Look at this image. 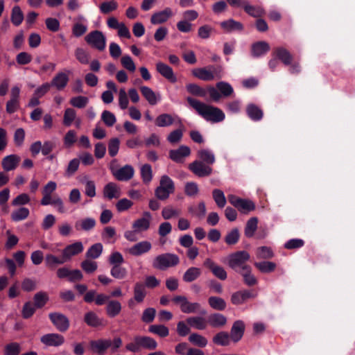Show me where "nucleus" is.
Wrapping results in <instances>:
<instances>
[{"label": "nucleus", "mask_w": 355, "mask_h": 355, "mask_svg": "<svg viewBox=\"0 0 355 355\" xmlns=\"http://www.w3.org/2000/svg\"><path fill=\"white\" fill-rule=\"evenodd\" d=\"M187 101L198 114L206 121L218 123L225 119L224 112L217 107L207 105L191 97H188Z\"/></svg>", "instance_id": "nucleus-1"}, {"label": "nucleus", "mask_w": 355, "mask_h": 355, "mask_svg": "<svg viewBox=\"0 0 355 355\" xmlns=\"http://www.w3.org/2000/svg\"><path fill=\"white\" fill-rule=\"evenodd\" d=\"M122 345V340L119 337L110 339H98L89 342L90 349L92 352L98 355H104L106 350L111 348L112 352H116Z\"/></svg>", "instance_id": "nucleus-2"}, {"label": "nucleus", "mask_w": 355, "mask_h": 355, "mask_svg": "<svg viewBox=\"0 0 355 355\" xmlns=\"http://www.w3.org/2000/svg\"><path fill=\"white\" fill-rule=\"evenodd\" d=\"M192 74L201 80L212 81L223 78V69L221 66L210 65L207 67L195 69L192 71Z\"/></svg>", "instance_id": "nucleus-3"}, {"label": "nucleus", "mask_w": 355, "mask_h": 355, "mask_svg": "<svg viewBox=\"0 0 355 355\" xmlns=\"http://www.w3.org/2000/svg\"><path fill=\"white\" fill-rule=\"evenodd\" d=\"M250 254L245 250L237 251L227 257V264L236 272L243 271L250 267L247 262L250 260Z\"/></svg>", "instance_id": "nucleus-4"}, {"label": "nucleus", "mask_w": 355, "mask_h": 355, "mask_svg": "<svg viewBox=\"0 0 355 355\" xmlns=\"http://www.w3.org/2000/svg\"><path fill=\"white\" fill-rule=\"evenodd\" d=\"M172 302L178 305L180 311L184 313H200L203 315L207 313L206 310L201 308L200 303L191 302L184 295H176L173 297Z\"/></svg>", "instance_id": "nucleus-5"}, {"label": "nucleus", "mask_w": 355, "mask_h": 355, "mask_svg": "<svg viewBox=\"0 0 355 355\" xmlns=\"http://www.w3.org/2000/svg\"><path fill=\"white\" fill-rule=\"evenodd\" d=\"M157 347V341L149 336H137L134 338L133 342L126 345L127 350L132 352H139L141 348L154 350Z\"/></svg>", "instance_id": "nucleus-6"}, {"label": "nucleus", "mask_w": 355, "mask_h": 355, "mask_svg": "<svg viewBox=\"0 0 355 355\" xmlns=\"http://www.w3.org/2000/svg\"><path fill=\"white\" fill-rule=\"evenodd\" d=\"M175 192V183L168 175L161 176L159 186L155 190V195L157 199L165 200L169 196Z\"/></svg>", "instance_id": "nucleus-7"}, {"label": "nucleus", "mask_w": 355, "mask_h": 355, "mask_svg": "<svg viewBox=\"0 0 355 355\" xmlns=\"http://www.w3.org/2000/svg\"><path fill=\"white\" fill-rule=\"evenodd\" d=\"M180 262L178 255L171 253H164L157 256L153 262V268L164 270L168 268L177 266Z\"/></svg>", "instance_id": "nucleus-8"}, {"label": "nucleus", "mask_w": 355, "mask_h": 355, "mask_svg": "<svg viewBox=\"0 0 355 355\" xmlns=\"http://www.w3.org/2000/svg\"><path fill=\"white\" fill-rule=\"evenodd\" d=\"M85 42L92 47L102 51L106 46V37L100 31H93L85 37Z\"/></svg>", "instance_id": "nucleus-9"}, {"label": "nucleus", "mask_w": 355, "mask_h": 355, "mask_svg": "<svg viewBox=\"0 0 355 355\" xmlns=\"http://www.w3.org/2000/svg\"><path fill=\"white\" fill-rule=\"evenodd\" d=\"M228 200L230 204L243 213L246 214L255 209V205L251 200L242 199L234 195L229 196Z\"/></svg>", "instance_id": "nucleus-10"}, {"label": "nucleus", "mask_w": 355, "mask_h": 355, "mask_svg": "<svg viewBox=\"0 0 355 355\" xmlns=\"http://www.w3.org/2000/svg\"><path fill=\"white\" fill-rule=\"evenodd\" d=\"M20 88L15 85L10 89V100L6 103V112L8 114L15 112L20 107Z\"/></svg>", "instance_id": "nucleus-11"}, {"label": "nucleus", "mask_w": 355, "mask_h": 355, "mask_svg": "<svg viewBox=\"0 0 355 355\" xmlns=\"http://www.w3.org/2000/svg\"><path fill=\"white\" fill-rule=\"evenodd\" d=\"M49 317L53 324L60 332H65L69 327V320L62 313L54 312L50 313Z\"/></svg>", "instance_id": "nucleus-12"}, {"label": "nucleus", "mask_w": 355, "mask_h": 355, "mask_svg": "<svg viewBox=\"0 0 355 355\" xmlns=\"http://www.w3.org/2000/svg\"><path fill=\"white\" fill-rule=\"evenodd\" d=\"M84 250V246L82 242L76 241L70 245H67L62 250V255L66 262L71 261L73 257L76 256Z\"/></svg>", "instance_id": "nucleus-13"}, {"label": "nucleus", "mask_w": 355, "mask_h": 355, "mask_svg": "<svg viewBox=\"0 0 355 355\" xmlns=\"http://www.w3.org/2000/svg\"><path fill=\"white\" fill-rule=\"evenodd\" d=\"M257 297V293L250 290H241L233 293L231 295L230 301L234 305L239 306L243 304L248 300L253 299Z\"/></svg>", "instance_id": "nucleus-14"}, {"label": "nucleus", "mask_w": 355, "mask_h": 355, "mask_svg": "<svg viewBox=\"0 0 355 355\" xmlns=\"http://www.w3.org/2000/svg\"><path fill=\"white\" fill-rule=\"evenodd\" d=\"M151 248L152 244L150 241H142L127 248L125 252L131 256L139 257L144 254L148 253Z\"/></svg>", "instance_id": "nucleus-15"}, {"label": "nucleus", "mask_w": 355, "mask_h": 355, "mask_svg": "<svg viewBox=\"0 0 355 355\" xmlns=\"http://www.w3.org/2000/svg\"><path fill=\"white\" fill-rule=\"evenodd\" d=\"M189 168L198 177L209 176L212 173V168L210 166L196 160L189 165Z\"/></svg>", "instance_id": "nucleus-16"}, {"label": "nucleus", "mask_w": 355, "mask_h": 355, "mask_svg": "<svg viewBox=\"0 0 355 355\" xmlns=\"http://www.w3.org/2000/svg\"><path fill=\"white\" fill-rule=\"evenodd\" d=\"M203 266L209 269L212 274L219 279L225 280L227 279V275L225 270L211 259H206L203 262Z\"/></svg>", "instance_id": "nucleus-17"}, {"label": "nucleus", "mask_w": 355, "mask_h": 355, "mask_svg": "<svg viewBox=\"0 0 355 355\" xmlns=\"http://www.w3.org/2000/svg\"><path fill=\"white\" fill-rule=\"evenodd\" d=\"M64 340L62 335L56 333L46 334L40 338L41 343L47 347L61 346Z\"/></svg>", "instance_id": "nucleus-18"}, {"label": "nucleus", "mask_w": 355, "mask_h": 355, "mask_svg": "<svg viewBox=\"0 0 355 355\" xmlns=\"http://www.w3.org/2000/svg\"><path fill=\"white\" fill-rule=\"evenodd\" d=\"M191 154L189 146L182 145L178 148L169 151V158L176 163H182L184 159Z\"/></svg>", "instance_id": "nucleus-19"}, {"label": "nucleus", "mask_w": 355, "mask_h": 355, "mask_svg": "<svg viewBox=\"0 0 355 355\" xmlns=\"http://www.w3.org/2000/svg\"><path fill=\"white\" fill-rule=\"evenodd\" d=\"M112 175L114 178L119 181H128L135 174V170L133 167L130 165H125L124 166L120 168L117 170H112Z\"/></svg>", "instance_id": "nucleus-20"}, {"label": "nucleus", "mask_w": 355, "mask_h": 355, "mask_svg": "<svg viewBox=\"0 0 355 355\" xmlns=\"http://www.w3.org/2000/svg\"><path fill=\"white\" fill-rule=\"evenodd\" d=\"M151 214L148 211L143 214V217L135 220L132 223V228L135 232H141L148 230L150 227Z\"/></svg>", "instance_id": "nucleus-21"}, {"label": "nucleus", "mask_w": 355, "mask_h": 355, "mask_svg": "<svg viewBox=\"0 0 355 355\" xmlns=\"http://www.w3.org/2000/svg\"><path fill=\"white\" fill-rule=\"evenodd\" d=\"M70 71L67 73L60 71L53 78L50 83L51 86L54 87L56 89L61 91L63 90L67 85L69 78V74Z\"/></svg>", "instance_id": "nucleus-22"}, {"label": "nucleus", "mask_w": 355, "mask_h": 355, "mask_svg": "<svg viewBox=\"0 0 355 355\" xmlns=\"http://www.w3.org/2000/svg\"><path fill=\"white\" fill-rule=\"evenodd\" d=\"M157 71L172 83H175L177 81V78L174 74L173 69L162 62H158L156 64Z\"/></svg>", "instance_id": "nucleus-23"}, {"label": "nucleus", "mask_w": 355, "mask_h": 355, "mask_svg": "<svg viewBox=\"0 0 355 355\" xmlns=\"http://www.w3.org/2000/svg\"><path fill=\"white\" fill-rule=\"evenodd\" d=\"M173 15L172 10L170 8H166L163 10L153 13L150 17V22L153 24H163L167 21Z\"/></svg>", "instance_id": "nucleus-24"}, {"label": "nucleus", "mask_w": 355, "mask_h": 355, "mask_svg": "<svg viewBox=\"0 0 355 355\" xmlns=\"http://www.w3.org/2000/svg\"><path fill=\"white\" fill-rule=\"evenodd\" d=\"M57 189V184L55 182L49 181L43 187L42 190V198L40 203L43 206L49 205L50 200L52 198L51 193Z\"/></svg>", "instance_id": "nucleus-25"}, {"label": "nucleus", "mask_w": 355, "mask_h": 355, "mask_svg": "<svg viewBox=\"0 0 355 355\" xmlns=\"http://www.w3.org/2000/svg\"><path fill=\"white\" fill-rule=\"evenodd\" d=\"M103 197L109 200L119 198L121 196V189L114 182H109L105 185L103 190Z\"/></svg>", "instance_id": "nucleus-26"}, {"label": "nucleus", "mask_w": 355, "mask_h": 355, "mask_svg": "<svg viewBox=\"0 0 355 355\" xmlns=\"http://www.w3.org/2000/svg\"><path fill=\"white\" fill-rule=\"evenodd\" d=\"M20 160V157L17 155L12 154L7 155L3 157L1 161L2 168L6 171L15 170L17 167Z\"/></svg>", "instance_id": "nucleus-27"}, {"label": "nucleus", "mask_w": 355, "mask_h": 355, "mask_svg": "<svg viewBox=\"0 0 355 355\" xmlns=\"http://www.w3.org/2000/svg\"><path fill=\"white\" fill-rule=\"evenodd\" d=\"M245 330V324L241 320H236L234 322L231 331H230V337L231 339L236 343L241 339L243 336Z\"/></svg>", "instance_id": "nucleus-28"}, {"label": "nucleus", "mask_w": 355, "mask_h": 355, "mask_svg": "<svg viewBox=\"0 0 355 355\" xmlns=\"http://www.w3.org/2000/svg\"><path fill=\"white\" fill-rule=\"evenodd\" d=\"M227 323V318L219 313H214L208 317L207 325H210L213 328H222Z\"/></svg>", "instance_id": "nucleus-29"}, {"label": "nucleus", "mask_w": 355, "mask_h": 355, "mask_svg": "<svg viewBox=\"0 0 355 355\" xmlns=\"http://www.w3.org/2000/svg\"><path fill=\"white\" fill-rule=\"evenodd\" d=\"M186 322L191 327L198 330H205L207 327V320L202 316H191L186 320Z\"/></svg>", "instance_id": "nucleus-30"}, {"label": "nucleus", "mask_w": 355, "mask_h": 355, "mask_svg": "<svg viewBox=\"0 0 355 355\" xmlns=\"http://www.w3.org/2000/svg\"><path fill=\"white\" fill-rule=\"evenodd\" d=\"M270 50V45L264 41L254 43L252 45L251 52L254 57L258 58L263 55Z\"/></svg>", "instance_id": "nucleus-31"}, {"label": "nucleus", "mask_w": 355, "mask_h": 355, "mask_svg": "<svg viewBox=\"0 0 355 355\" xmlns=\"http://www.w3.org/2000/svg\"><path fill=\"white\" fill-rule=\"evenodd\" d=\"M121 302L115 300L108 301L105 307L106 314L110 318L117 316L121 313Z\"/></svg>", "instance_id": "nucleus-32"}, {"label": "nucleus", "mask_w": 355, "mask_h": 355, "mask_svg": "<svg viewBox=\"0 0 355 355\" xmlns=\"http://www.w3.org/2000/svg\"><path fill=\"white\" fill-rule=\"evenodd\" d=\"M272 55L279 59L285 65L291 64L293 57L288 50L283 47L275 49Z\"/></svg>", "instance_id": "nucleus-33"}, {"label": "nucleus", "mask_w": 355, "mask_h": 355, "mask_svg": "<svg viewBox=\"0 0 355 355\" xmlns=\"http://www.w3.org/2000/svg\"><path fill=\"white\" fill-rule=\"evenodd\" d=\"M197 156L199 158L198 161L209 166L214 164L216 160L214 153L209 149L199 150L197 153Z\"/></svg>", "instance_id": "nucleus-34"}, {"label": "nucleus", "mask_w": 355, "mask_h": 355, "mask_svg": "<svg viewBox=\"0 0 355 355\" xmlns=\"http://www.w3.org/2000/svg\"><path fill=\"white\" fill-rule=\"evenodd\" d=\"M140 91L149 104L155 105L159 101V97L156 95L151 88L147 86H141Z\"/></svg>", "instance_id": "nucleus-35"}, {"label": "nucleus", "mask_w": 355, "mask_h": 355, "mask_svg": "<svg viewBox=\"0 0 355 355\" xmlns=\"http://www.w3.org/2000/svg\"><path fill=\"white\" fill-rule=\"evenodd\" d=\"M45 265L48 268H55L57 266L62 265L65 263L62 255L60 257L55 256L53 254H47L44 258Z\"/></svg>", "instance_id": "nucleus-36"}, {"label": "nucleus", "mask_w": 355, "mask_h": 355, "mask_svg": "<svg viewBox=\"0 0 355 355\" xmlns=\"http://www.w3.org/2000/svg\"><path fill=\"white\" fill-rule=\"evenodd\" d=\"M85 322L89 327H98L103 326V320L98 318V316L93 311H89L85 313L84 317Z\"/></svg>", "instance_id": "nucleus-37"}, {"label": "nucleus", "mask_w": 355, "mask_h": 355, "mask_svg": "<svg viewBox=\"0 0 355 355\" xmlns=\"http://www.w3.org/2000/svg\"><path fill=\"white\" fill-rule=\"evenodd\" d=\"M180 128L178 129L174 130L172 132H171L167 136V141L172 144H177L180 142L183 137L184 133V125L180 121Z\"/></svg>", "instance_id": "nucleus-38"}, {"label": "nucleus", "mask_w": 355, "mask_h": 355, "mask_svg": "<svg viewBox=\"0 0 355 355\" xmlns=\"http://www.w3.org/2000/svg\"><path fill=\"white\" fill-rule=\"evenodd\" d=\"M246 112L248 116L253 121H260L263 116V111L257 105L250 104L247 106Z\"/></svg>", "instance_id": "nucleus-39"}, {"label": "nucleus", "mask_w": 355, "mask_h": 355, "mask_svg": "<svg viewBox=\"0 0 355 355\" xmlns=\"http://www.w3.org/2000/svg\"><path fill=\"white\" fill-rule=\"evenodd\" d=\"M201 275V270L197 267H191L188 268L183 275L184 282L189 283L196 280Z\"/></svg>", "instance_id": "nucleus-40"}, {"label": "nucleus", "mask_w": 355, "mask_h": 355, "mask_svg": "<svg viewBox=\"0 0 355 355\" xmlns=\"http://www.w3.org/2000/svg\"><path fill=\"white\" fill-rule=\"evenodd\" d=\"M96 225V220L92 218H86L77 221L75 227L77 230L89 231Z\"/></svg>", "instance_id": "nucleus-41"}, {"label": "nucleus", "mask_w": 355, "mask_h": 355, "mask_svg": "<svg viewBox=\"0 0 355 355\" xmlns=\"http://www.w3.org/2000/svg\"><path fill=\"white\" fill-rule=\"evenodd\" d=\"M103 249V247L101 243H95L87 250L85 257L89 259H96L101 255Z\"/></svg>", "instance_id": "nucleus-42"}, {"label": "nucleus", "mask_w": 355, "mask_h": 355, "mask_svg": "<svg viewBox=\"0 0 355 355\" xmlns=\"http://www.w3.org/2000/svg\"><path fill=\"white\" fill-rule=\"evenodd\" d=\"M134 300L138 303H141L146 295V291L144 284L137 282L134 286Z\"/></svg>", "instance_id": "nucleus-43"}, {"label": "nucleus", "mask_w": 355, "mask_h": 355, "mask_svg": "<svg viewBox=\"0 0 355 355\" xmlns=\"http://www.w3.org/2000/svg\"><path fill=\"white\" fill-rule=\"evenodd\" d=\"M243 279V282L248 286H253L257 284L258 280L256 277L252 273L251 267H248V269H245L243 271H239Z\"/></svg>", "instance_id": "nucleus-44"}, {"label": "nucleus", "mask_w": 355, "mask_h": 355, "mask_svg": "<svg viewBox=\"0 0 355 355\" xmlns=\"http://www.w3.org/2000/svg\"><path fill=\"white\" fill-rule=\"evenodd\" d=\"M24 13L19 6H15L11 11L10 20L15 26H19L24 20Z\"/></svg>", "instance_id": "nucleus-45"}, {"label": "nucleus", "mask_w": 355, "mask_h": 355, "mask_svg": "<svg viewBox=\"0 0 355 355\" xmlns=\"http://www.w3.org/2000/svg\"><path fill=\"white\" fill-rule=\"evenodd\" d=\"M175 120L169 114H162L155 119V125L157 127L163 128L171 125Z\"/></svg>", "instance_id": "nucleus-46"}, {"label": "nucleus", "mask_w": 355, "mask_h": 355, "mask_svg": "<svg viewBox=\"0 0 355 355\" xmlns=\"http://www.w3.org/2000/svg\"><path fill=\"white\" fill-rule=\"evenodd\" d=\"M220 24L221 28L225 32L241 31L243 29V25L240 22L234 21V19L222 21Z\"/></svg>", "instance_id": "nucleus-47"}, {"label": "nucleus", "mask_w": 355, "mask_h": 355, "mask_svg": "<svg viewBox=\"0 0 355 355\" xmlns=\"http://www.w3.org/2000/svg\"><path fill=\"white\" fill-rule=\"evenodd\" d=\"M189 341L193 345L203 348L207 345V339L198 333H192L189 336Z\"/></svg>", "instance_id": "nucleus-48"}, {"label": "nucleus", "mask_w": 355, "mask_h": 355, "mask_svg": "<svg viewBox=\"0 0 355 355\" xmlns=\"http://www.w3.org/2000/svg\"><path fill=\"white\" fill-rule=\"evenodd\" d=\"M231 337L227 332L220 331L213 337V343L217 345L227 346L230 344Z\"/></svg>", "instance_id": "nucleus-49"}, {"label": "nucleus", "mask_w": 355, "mask_h": 355, "mask_svg": "<svg viewBox=\"0 0 355 355\" xmlns=\"http://www.w3.org/2000/svg\"><path fill=\"white\" fill-rule=\"evenodd\" d=\"M29 209L26 207H21L11 214V219L15 222H18L26 219L29 216Z\"/></svg>", "instance_id": "nucleus-50"}, {"label": "nucleus", "mask_w": 355, "mask_h": 355, "mask_svg": "<svg viewBox=\"0 0 355 355\" xmlns=\"http://www.w3.org/2000/svg\"><path fill=\"white\" fill-rule=\"evenodd\" d=\"M208 304L213 309L217 311H223L226 308L225 301L220 297H209Z\"/></svg>", "instance_id": "nucleus-51"}, {"label": "nucleus", "mask_w": 355, "mask_h": 355, "mask_svg": "<svg viewBox=\"0 0 355 355\" xmlns=\"http://www.w3.org/2000/svg\"><path fill=\"white\" fill-rule=\"evenodd\" d=\"M140 174L142 181L144 184H149L153 179L152 167L148 164L142 165L140 168Z\"/></svg>", "instance_id": "nucleus-52"}, {"label": "nucleus", "mask_w": 355, "mask_h": 355, "mask_svg": "<svg viewBox=\"0 0 355 355\" xmlns=\"http://www.w3.org/2000/svg\"><path fill=\"white\" fill-rule=\"evenodd\" d=\"M181 214V209L175 208L173 206L168 205L163 208L162 211V216L165 220H169L172 218H175Z\"/></svg>", "instance_id": "nucleus-53"}, {"label": "nucleus", "mask_w": 355, "mask_h": 355, "mask_svg": "<svg viewBox=\"0 0 355 355\" xmlns=\"http://www.w3.org/2000/svg\"><path fill=\"white\" fill-rule=\"evenodd\" d=\"M148 331L161 338H165L169 335V329L163 324H153L148 328Z\"/></svg>", "instance_id": "nucleus-54"}, {"label": "nucleus", "mask_w": 355, "mask_h": 355, "mask_svg": "<svg viewBox=\"0 0 355 355\" xmlns=\"http://www.w3.org/2000/svg\"><path fill=\"white\" fill-rule=\"evenodd\" d=\"M186 89L189 94L193 96L205 97L207 95L206 89L195 83L187 84Z\"/></svg>", "instance_id": "nucleus-55"}, {"label": "nucleus", "mask_w": 355, "mask_h": 355, "mask_svg": "<svg viewBox=\"0 0 355 355\" xmlns=\"http://www.w3.org/2000/svg\"><path fill=\"white\" fill-rule=\"evenodd\" d=\"M110 275L115 279H123L128 275V270L125 267L121 265L112 266L110 269Z\"/></svg>", "instance_id": "nucleus-56"}, {"label": "nucleus", "mask_w": 355, "mask_h": 355, "mask_svg": "<svg viewBox=\"0 0 355 355\" xmlns=\"http://www.w3.org/2000/svg\"><path fill=\"white\" fill-rule=\"evenodd\" d=\"M258 219L256 217L250 218L245 227V235L248 238H251L254 236V232L257 229Z\"/></svg>", "instance_id": "nucleus-57"}, {"label": "nucleus", "mask_w": 355, "mask_h": 355, "mask_svg": "<svg viewBox=\"0 0 355 355\" xmlns=\"http://www.w3.org/2000/svg\"><path fill=\"white\" fill-rule=\"evenodd\" d=\"M118 8V3L115 0H110L103 2L99 6V10L104 15L109 14Z\"/></svg>", "instance_id": "nucleus-58"}, {"label": "nucleus", "mask_w": 355, "mask_h": 355, "mask_svg": "<svg viewBox=\"0 0 355 355\" xmlns=\"http://www.w3.org/2000/svg\"><path fill=\"white\" fill-rule=\"evenodd\" d=\"M216 87L219 90L221 96L228 97L234 93V89L230 84L226 82H218L216 83Z\"/></svg>", "instance_id": "nucleus-59"}, {"label": "nucleus", "mask_w": 355, "mask_h": 355, "mask_svg": "<svg viewBox=\"0 0 355 355\" xmlns=\"http://www.w3.org/2000/svg\"><path fill=\"white\" fill-rule=\"evenodd\" d=\"M243 7L248 15L254 17H261L265 13L264 10L260 6H253L245 3Z\"/></svg>", "instance_id": "nucleus-60"}, {"label": "nucleus", "mask_w": 355, "mask_h": 355, "mask_svg": "<svg viewBox=\"0 0 355 355\" xmlns=\"http://www.w3.org/2000/svg\"><path fill=\"white\" fill-rule=\"evenodd\" d=\"M21 345L17 342H12L5 345L4 355H19L21 352Z\"/></svg>", "instance_id": "nucleus-61"}, {"label": "nucleus", "mask_w": 355, "mask_h": 355, "mask_svg": "<svg viewBox=\"0 0 355 355\" xmlns=\"http://www.w3.org/2000/svg\"><path fill=\"white\" fill-rule=\"evenodd\" d=\"M254 266L263 273L271 272L276 268V264L271 261L256 262Z\"/></svg>", "instance_id": "nucleus-62"}, {"label": "nucleus", "mask_w": 355, "mask_h": 355, "mask_svg": "<svg viewBox=\"0 0 355 355\" xmlns=\"http://www.w3.org/2000/svg\"><path fill=\"white\" fill-rule=\"evenodd\" d=\"M34 306L36 308L40 309L43 307L49 300V296L45 292H38L33 297Z\"/></svg>", "instance_id": "nucleus-63"}, {"label": "nucleus", "mask_w": 355, "mask_h": 355, "mask_svg": "<svg viewBox=\"0 0 355 355\" xmlns=\"http://www.w3.org/2000/svg\"><path fill=\"white\" fill-rule=\"evenodd\" d=\"M70 104L79 109L84 108L89 103V98L84 96H78L73 97L69 101Z\"/></svg>", "instance_id": "nucleus-64"}]
</instances>
